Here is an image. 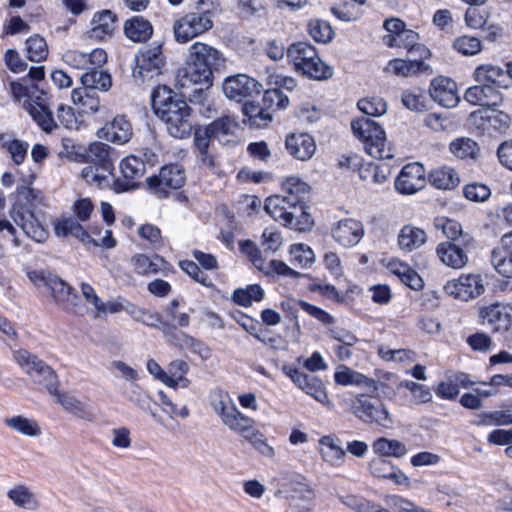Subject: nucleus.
<instances>
[{
	"mask_svg": "<svg viewBox=\"0 0 512 512\" xmlns=\"http://www.w3.org/2000/svg\"><path fill=\"white\" fill-rule=\"evenodd\" d=\"M8 498L18 507L35 510L38 502L34 494L25 485H17L7 492Z\"/></svg>",
	"mask_w": 512,
	"mask_h": 512,
	"instance_id": "obj_45",
	"label": "nucleus"
},
{
	"mask_svg": "<svg viewBox=\"0 0 512 512\" xmlns=\"http://www.w3.org/2000/svg\"><path fill=\"white\" fill-rule=\"evenodd\" d=\"M264 290L258 284H251L245 288L236 289L231 299L238 305L243 307H249L252 303L259 302L264 298Z\"/></svg>",
	"mask_w": 512,
	"mask_h": 512,
	"instance_id": "obj_44",
	"label": "nucleus"
},
{
	"mask_svg": "<svg viewBox=\"0 0 512 512\" xmlns=\"http://www.w3.org/2000/svg\"><path fill=\"white\" fill-rule=\"evenodd\" d=\"M249 419L237 409L236 405L230 408L229 412L221 418L222 423L236 433L246 427Z\"/></svg>",
	"mask_w": 512,
	"mask_h": 512,
	"instance_id": "obj_57",
	"label": "nucleus"
},
{
	"mask_svg": "<svg viewBox=\"0 0 512 512\" xmlns=\"http://www.w3.org/2000/svg\"><path fill=\"white\" fill-rule=\"evenodd\" d=\"M454 48L463 55H475L482 49L481 42L476 37L462 36L457 38L453 44Z\"/></svg>",
	"mask_w": 512,
	"mask_h": 512,
	"instance_id": "obj_60",
	"label": "nucleus"
},
{
	"mask_svg": "<svg viewBox=\"0 0 512 512\" xmlns=\"http://www.w3.org/2000/svg\"><path fill=\"white\" fill-rule=\"evenodd\" d=\"M430 96L450 95L456 96L457 84L450 78L439 76L432 80L429 90Z\"/></svg>",
	"mask_w": 512,
	"mask_h": 512,
	"instance_id": "obj_54",
	"label": "nucleus"
},
{
	"mask_svg": "<svg viewBox=\"0 0 512 512\" xmlns=\"http://www.w3.org/2000/svg\"><path fill=\"white\" fill-rule=\"evenodd\" d=\"M427 241L426 232L416 226L404 225L398 234V246L404 252H412Z\"/></svg>",
	"mask_w": 512,
	"mask_h": 512,
	"instance_id": "obj_34",
	"label": "nucleus"
},
{
	"mask_svg": "<svg viewBox=\"0 0 512 512\" xmlns=\"http://www.w3.org/2000/svg\"><path fill=\"white\" fill-rule=\"evenodd\" d=\"M47 288L51 291L55 303L62 310L75 312L79 297L74 288L55 274L48 280Z\"/></svg>",
	"mask_w": 512,
	"mask_h": 512,
	"instance_id": "obj_17",
	"label": "nucleus"
},
{
	"mask_svg": "<svg viewBox=\"0 0 512 512\" xmlns=\"http://www.w3.org/2000/svg\"><path fill=\"white\" fill-rule=\"evenodd\" d=\"M263 91V85L245 74L229 76L223 83L225 96H253Z\"/></svg>",
	"mask_w": 512,
	"mask_h": 512,
	"instance_id": "obj_20",
	"label": "nucleus"
},
{
	"mask_svg": "<svg viewBox=\"0 0 512 512\" xmlns=\"http://www.w3.org/2000/svg\"><path fill=\"white\" fill-rule=\"evenodd\" d=\"M126 399L142 411L148 412L155 421L161 423V418L153 410L157 403L137 383L131 382L124 391Z\"/></svg>",
	"mask_w": 512,
	"mask_h": 512,
	"instance_id": "obj_33",
	"label": "nucleus"
},
{
	"mask_svg": "<svg viewBox=\"0 0 512 512\" xmlns=\"http://www.w3.org/2000/svg\"><path fill=\"white\" fill-rule=\"evenodd\" d=\"M285 148L294 158L306 161L314 155L316 144L314 138L307 133H292L286 137Z\"/></svg>",
	"mask_w": 512,
	"mask_h": 512,
	"instance_id": "obj_24",
	"label": "nucleus"
},
{
	"mask_svg": "<svg viewBox=\"0 0 512 512\" xmlns=\"http://www.w3.org/2000/svg\"><path fill=\"white\" fill-rule=\"evenodd\" d=\"M464 99L469 102V98ZM470 103L480 106V108L470 114L474 120L479 119L483 122H487L491 127L499 131L506 130L509 127L510 116L507 113L498 110L496 108L498 105L497 103H493L492 105L472 101H470Z\"/></svg>",
	"mask_w": 512,
	"mask_h": 512,
	"instance_id": "obj_22",
	"label": "nucleus"
},
{
	"mask_svg": "<svg viewBox=\"0 0 512 512\" xmlns=\"http://www.w3.org/2000/svg\"><path fill=\"white\" fill-rule=\"evenodd\" d=\"M270 88L263 91L265 93L274 92L277 95L282 96L283 93L291 92L296 87V80L292 77L283 75H275L270 77Z\"/></svg>",
	"mask_w": 512,
	"mask_h": 512,
	"instance_id": "obj_59",
	"label": "nucleus"
},
{
	"mask_svg": "<svg viewBox=\"0 0 512 512\" xmlns=\"http://www.w3.org/2000/svg\"><path fill=\"white\" fill-rule=\"evenodd\" d=\"M116 29V15L110 10H102L94 14L91 29L86 35L90 39L103 41L111 38Z\"/></svg>",
	"mask_w": 512,
	"mask_h": 512,
	"instance_id": "obj_25",
	"label": "nucleus"
},
{
	"mask_svg": "<svg viewBox=\"0 0 512 512\" xmlns=\"http://www.w3.org/2000/svg\"><path fill=\"white\" fill-rule=\"evenodd\" d=\"M206 128L213 136V139L218 140L222 145H234L237 143L236 131L239 125L233 117H220L207 125Z\"/></svg>",
	"mask_w": 512,
	"mask_h": 512,
	"instance_id": "obj_26",
	"label": "nucleus"
},
{
	"mask_svg": "<svg viewBox=\"0 0 512 512\" xmlns=\"http://www.w3.org/2000/svg\"><path fill=\"white\" fill-rule=\"evenodd\" d=\"M464 197L473 202H485L491 196L490 188L482 183H469L463 187Z\"/></svg>",
	"mask_w": 512,
	"mask_h": 512,
	"instance_id": "obj_56",
	"label": "nucleus"
},
{
	"mask_svg": "<svg viewBox=\"0 0 512 512\" xmlns=\"http://www.w3.org/2000/svg\"><path fill=\"white\" fill-rule=\"evenodd\" d=\"M388 69L391 70L396 76L408 77L418 73L426 72L430 66L426 64L421 58L413 60L394 59L389 62Z\"/></svg>",
	"mask_w": 512,
	"mask_h": 512,
	"instance_id": "obj_41",
	"label": "nucleus"
},
{
	"mask_svg": "<svg viewBox=\"0 0 512 512\" xmlns=\"http://www.w3.org/2000/svg\"><path fill=\"white\" fill-rule=\"evenodd\" d=\"M162 43H152L142 49L136 56L134 77L144 79L148 73L158 75L166 63Z\"/></svg>",
	"mask_w": 512,
	"mask_h": 512,
	"instance_id": "obj_11",
	"label": "nucleus"
},
{
	"mask_svg": "<svg viewBox=\"0 0 512 512\" xmlns=\"http://www.w3.org/2000/svg\"><path fill=\"white\" fill-rule=\"evenodd\" d=\"M483 319L492 325L493 331L507 330L512 324V317L507 312V308L500 304L487 307Z\"/></svg>",
	"mask_w": 512,
	"mask_h": 512,
	"instance_id": "obj_39",
	"label": "nucleus"
},
{
	"mask_svg": "<svg viewBox=\"0 0 512 512\" xmlns=\"http://www.w3.org/2000/svg\"><path fill=\"white\" fill-rule=\"evenodd\" d=\"M425 169L420 163L405 165L395 179V189L403 195H411L425 186Z\"/></svg>",
	"mask_w": 512,
	"mask_h": 512,
	"instance_id": "obj_13",
	"label": "nucleus"
},
{
	"mask_svg": "<svg viewBox=\"0 0 512 512\" xmlns=\"http://www.w3.org/2000/svg\"><path fill=\"white\" fill-rule=\"evenodd\" d=\"M321 456L330 465L340 466L344 462L345 451L338 446L330 437H323L320 440Z\"/></svg>",
	"mask_w": 512,
	"mask_h": 512,
	"instance_id": "obj_47",
	"label": "nucleus"
},
{
	"mask_svg": "<svg viewBox=\"0 0 512 512\" xmlns=\"http://www.w3.org/2000/svg\"><path fill=\"white\" fill-rule=\"evenodd\" d=\"M160 330L166 340L174 346L182 349H191L193 352L198 353L201 357L206 358L209 355V349L204 344L195 339L194 337L179 331L175 324L165 321L161 325Z\"/></svg>",
	"mask_w": 512,
	"mask_h": 512,
	"instance_id": "obj_16",
	"label": "nucleus"
},
{
	"mask_svg": "<svg viewBox=\"0 0 512 512\" xmlns=\"http://www.w3.org/2000/svg\"><path fill=\"white\" fill-rule=\"evenodd\" d=\"M401 102L407 109L422 113L430 110L437 98H401Z\"/></svg>",
	"mask_w": 512,
	"mask_h": 512,
	"instance_id": "obj_63",
	"label": "nucleus"
},
{
	"mask_svg": "<svg viewBox=\"0 0 512 512\" xmlns=\"http://www.w3.org/2000/svg\"><path fill=\"white\" fill-rule=\"evenodd\" d=\"M102 130L108 141L119 144L128 142L132 136V126L124 116H116Z\"/></svg>",
	"mask_w": 512,
	"mask_h": 512,
	"instance_id": "obj_37",
	"label": "nucleus"
},
{
	"mask_svg": "<svg viewBox=\"0 0 512 512\" xmlns=\"http://www.w3.org/2000/svg\"><path fill=\"white\" fill-rule=\"evenodd\" d=\"M450 151L460 159L476 158L479 153L478 144L470 138H458L450 143Z\"/></svg>",
	"mask_w": 512,
	"mask_h": 512,
	"instance_id": "obj_49",
	"label": "nucleus"
},
{
	"mask_svg": "<svg viewBox=\"0 0 512 512\" xmlns=\"http://www.w3.org/2000/svg\"><path fill=\"white\" fill-rule=\"evenodd\" d=\"M281 189L282 195H272L265 200L266 213L296 231L310 230L313 220L306 205L310 186L299 177L290 176L282 182Z\"/></svg>",
	"mask_w": 512,
	"mask_h": 512,
	"instance_id": "obj_1",
	"label": "nucleus"
},
{
	"mask_svg": "<svg viewBox=\"0 0 512 512\" xmlns=\"http://www.w3.org/2000/svg\"><path fill=\"white\" fill-rule=\"evenodd\" d=\"M282 244V237L279 231L273 228L264 229L261 236V246L265 252H276Z\"/></svg>",
	"mask_w": 512,
	"mask_h": 512,
	"instance_id": "obj_62",
	"label": "nucleus"
},
{
	"mask_svg": "<svg viewBox=\"0 0 512 512\" xmlns=\"http://www.w3.org/2000/svg\"><path fill=\"white\" fill-rule=\"evenodd\" d=\"M358 109L367 116L380 117L387 111V104L384 98H359Z\"/></svg>",
	"mask_w": 512,
	"mask_h": 512,
	"instance_id": "obj_52",
	"label": "nucleus"
},
{
	"mask_svg": "<svg viewBox=\"0 0 512 512\" xmlns=\"http://www.w3.org/2000/svg\"><path fill=\"white\" fill-rule=\"evenodd\" d=\"M436 252L443 264L454 269H460L468 262L466 252L459 244L452 241L440 243Z\"/></svg>",
	"mask_w": 512,
	"mask_h": 512,
	"instance_id": "obj_29",
	"label": "nucleus"
},
{
	"mask_svg": "<svg viewBox=\"0 0 512 512\" xmlns=\"http://www.w3.org/2000/svg\"><path fill=\"white\" fill-rule=\"evenodd\" d=\"M491 263L499 274L512 278V255L502 244L492 251Z\"/></svg>",
	"mask_w": 512,
	"mask_h": 512,
	"instance_id": "obj_46",
	"label": "nucleus"
},
{
	"mask_svg": "<svg viewBox=\"0 0 512 512\" xmlns=\"http://www.w3.org/2000/svg\"><path fill=\"white\" fill-rule=\"evenodd\" d=\"M79 117L93 115L102 110L99 98H72Z\"/></svg>",
	"mask_w": 512,
	"mask_h": 512,
	"instance_id": "obj_61",
	"label": "nucleus"
},
{
	"mask_svg": "<svg viewBox=\"0 0 512 512\" xmlns=\"http://www.w3.org/2000/svg\"><path fill=\"white\" fill-rule=\"evenodd\" d=\"M287 57L297 71L314 79H326L331 76L330 67L318 57L316 49L307 42H298L289 46Z\"/></svg>",
	"mask_w": 512,
	"mask_h": 512,
	"instance_id": "obj_7",
	"label": "nucleus"
},
{
	"mask_svg": "<svg viewBox=\"0 0 512 512\" xmlns=\"http://www.w3.org/2000/svg\"><path fill=\"white\" fill-rule=\"evenodd\" d=\"M212 27V12L203 10L198 5L194 11L185 14L174 22V37L178 43H187L191 39L207 32Z\"/></svg>",
	"mask_w": 512,
	"mask_h": 512,
	"instance_id": "obj_9",
	"label": "nucleus"
},
{
	"mask_svg": "<svg viewBox=\"0 0 512 512\" xmlns=\"http://www.w3.org/2000/svg\"><path fill=\"white\" fill-rule=\"evenodd\" d=\"M474 79L477 84L469 87L465 96L500 94V89H507L510 86L507 71L489 64L478 66L474 71Z\"/></svg>",
	"mask_w": 512,
	"mask_h": 512,
	"instance_id": "obj_8",
	"label": "nucleus"
},
{
	"mask_svg": "<svg viewBox=\"0 0 512 512\" xmlns=\"http://www.w3.org/2000/svg\"><path fill=\"white\" fill-rule=\"evenodd\" d=\"M54 230L57 236H73L85 245H97V241L93 239L83 226L73 218L59 220L55 223Z\"/></svg>",
	"mask_w": 512,
	"mask_h": 512,
	"instance_id": "obj_35",
	"label": "nucleus"
},
{
	"mask_svg": "<svg viewBox=\"0 0 512 512\" xmlns=\"http://www.w3.org/2000/svg\"><path fill=\"white\" fill-rule=\"evenodd\" d=\"M332 238L342 247L356 246L364 236V226L361 221L346 218L335 223L331 229Z\"/></svg>",
	"mask_w": 512,
	"mask_h": 512,
	"instance_id": "obj_14",
	"label": "nucleus"
},
{
	"mask_svg": "<svg viewBox=\"0 0 512 512\" xmlns=\"http://www.w3.org/2000/svg\"><path fill=\"white\" fill-rule=\"evenodd\" d=\"M4 423L14 431L29 437H37L41 434V428L34 419L18 415L6 418Z\"/></svg>",
	"mask_w": 512,
	"mask_h": 512,
	"instance_id": "obj_43",
	"label": "nucleus"
},
{
	"mask_svg": "<svg viewBox=\"0 0 512 512\" xmlns=\"http://www.w3.org/2000/svg\"><path fill=\"white\" fill-rule=\"evenodd\" d=\"M124 34L135 43H144L153 35V26L148 19L142 16H133L125 21Z\"/></svg>",
	"mask_w": 512,
	"mask_h": 512,
	"instance_id": "obj_31",
	"label": "nucleus"
},
{
	"mask_svg": "<svg viewBox=\"0 0 512 512\" xmlns=\"http://www.w3.org/2000/svg\"><path fill=\"white\" fill-rule=\"evenodd\" d=\"M27 57L32 62H40L48 56V46L46 40L39 36L34 35L26 40Z\"/></svg>",
	"mask_w": 512,
	"mask_h": 512,
	"instance_id": "obj_51",
	"label": "nucleus"
},
{
	"mask_svg": "<svg viewBox=\"0 0 512 512\" xmlns=\"http://www.w3.org/2000/svg\"><path fill=\"white\" fill-rule=\"evenodd\" d=\"M63 59L76 69H93L106 63L107 53L100 48H96L90 53L69 50L63 55Z\"/></svg>",
	"mask_w": 512,
	"mask_h": 512,
	"instance_id": "obj_23",
	"label": "nucleus"
},
{
	"mask_svg": "<svg viewBox=\"0 0 512 512\" xmlns=\"http://www.w3.org/2000/svg\"><path fill=\"white\" fill-rule=\"evenodd\" d=\"M351 129L368 155L379 160L393 158L391 149L386 147V133L377 122L369 118L352 120Z\"/></svg>",
	"mask_w": 512,
	"mask_h": 512,
	"instance_id": "obj_6",
	"label": "nucleus"
},
{
	"mask_svg": "<svg viewBox=\"0 0 512 512\" xmlns=\"http://www.w3.org/2000/svg\"><path fill=\"white\" fill-rule=\"evenodd\" d=\"M369 470L377 478L390 479L399 485L409 483V478L387 458H373L369 463Z\"/></svg>",
	"mask_w": 512,
	"mask_h": 512,
	"instance_id": "obj_28",
	"label": "nucleus"
},
{
	"mask_svg": "<svg viewBox=\"0 0 512 512\" xmlns=\"http://www.w3.org/2000/svg\"><path fill=\"white\" fill-rule=\"evenodd\" d=\"M185 179V172L182 166L170 164L163 166L158 175L148 177L146 182L153 193L164 197L169 189H180L184 185Z\"/></svg>",
	"mask_w": 512,
	"mask_h": 512,
	"instance_id": "obj_10",
	"label": "nucleus"
},
{
	"mask_svg": "<svg viewBox=\"0 0 512 512\" xmlns=\"http://www.w3.org/2000/svg\"><path fill=\"white\" fill-rule=\"evenodd\" d=\"M180 269L189 275L194 281L200 283L205 287H212L213 283L206 273H204L199 266L192 260L179 261Z\"/></svg>",
	"mask_w": 512,
	"mask_h": 512,
	"instance_id": "obj_55",
	"label": "nucleus"
},
{
	"mask_svg": "<svg viewBox=\"0 0 512 512\" xmlns=\"http://www.w3.org/2000/svg\"><path fill=\"white\" fill-rule=\"evenodd\" d=\"M185 98H151L156 116L165 122L168 133L177 139L190 136L192 130L191 108Z\"/></svg>",
	"mask_w": 512,
	"mask_h": 512,
	"instance_id": "obj_4",
	"label": "nucleus"
},
{
	"mask_svg": "<svg viewBox=\"0 0 512 512\" xmlns=\"http://www.w3.org/2000/svg\"><path fill=\"white\" fill-rule=\"evenodd\" d=\"M81 83L86 89L105 93L111 88L112 79L107 72L92 70L81 76Z\"/></svg>",
	"mask_w": 512,
	"mask_h": 512,
	"instance_id": "obj_42",
	"label": "nucleus"
},
{
	"mask_svg": "<svg viewBox=\"0 0 512 512\" xmlns=\"http://www.w3.org/2000/svg\"><path fill=\"white\" fill-rule=\"evenodd\" d=\"M273 104V98H254L243 105V114L248 118L250 126L264 128L272 122V114L269 108Z\"/></svg>",
	"mask_w": 512,
	"mask_h": 512,
	"instance_id": "obj_18",
	"label": "nucleus"
},
{
	"mask_svg": "<svg viewBox=\"0 0 512 512\" xmlns=\"http://www.w3.org/2000/svg\"><path fill=\"white\" fill-rule=\"evenodd\" d=\"M113 149L102 142H94L79 154L76 160L88 165L81 171V177L90 184L103 188L110 186V177L113 176L114 159Z\"/></svg>",
	"mask_w": 512,
	"mask_h": 512,
	"instance_id": "obj_3",
	"label": "nucleus"
},
{
	"mask_svg": "<svg viewBox=\"0 0 512 512\" xmlns=\"http://www.w3.org/2000/svg\"><path fill=\"white\" fill-rule=\"evenodd\" d=\"M446 290L455 298L468 301L484 292L483 278L479 274L461 275L458 279L448 282Z\"/></svg>",
	"mask_w": 512,
	"mask_h": 512,
	"instance_id": "obj_15",
	"label": "nucleus"
},
{
	"mask_svg": "<svg viewBox=\"0 0 512 512\" xmlns=\"http://www.w3.org/2000/svg\"><path fill=\"white\" fill-rule=\"evenodd\" d=\"M11 217L23 232L33 240L42 242L47 238V231L36 219L31 209L27 207L22 209L14 208L11 211Z\"/></svg>",
	"mask_w": 512,
	"mask_h": 512,
	"instance_id": "obj_21",
	"label": "nucleus"
},
{
	"mask_svg": "<svg viewBox=\"0 0 512 512\" xmlns=\"http://www.w3.org/2000/svg\"><path fill=\"white\" fill-rule=\"evenodd\" d=\"M290 254L294 262H297L302 267H308L315 261V254L313 250L305 244H294L290 248Z\"/></svg>",
	"mask_w": 512,
	"mask_h": 512,
	"instance_id": "obj_58",
	"label": "nucleus"
},
{
	"mask_svg": "<svg viewBox=\"0 0 512 512\" xmlns=\"http://www.w3.org/2000/svg\"><path fill=\"white\" fill-rule=\"evenodd\" d=\"M418 41V33L406 28L400 34H387L383 37V42L389 47L404 48L410 54L418 53L421 59L428 58L430 51Z\"/></svg>",
	"mask_w": 512,
	"mask_h": 512,
	"instance_id": "obj_19",
	"label": "nucleus"
},
{
	"mask_svg": "<svg viewBox=\"0 0 512 512\" xmlns=\"http://www.w3.org/2000/svg\"><path fill=\"white\" fill-rule=\"evenodd\" d=\"M372 449L378 457L383 458H401L407 453V448L404 443L396 439H388L385 437L377 438L372 444Z\"/></svg>",
	"mask_w": 512,
	"mask_h": 512,
	"instance_id": "obj_38",
	"label": "nucleus"
},
{
	"mask_svg": "<svg viewBox=\"0 0 512 512\" xmlns=\"http://www.w3.org/2000/svg\"><path fill=\"white\" fill-rule=\"evenodd\" d=\"M349 412L362 423L379 432L394 427V418L386 404L379 398L367 394H358L350 400Z\"/></svg>",
	"mask_w": 512,
	"mask_h": 512,
	"instance_id": "obj_5",
	"label": "nucleus"
},
{
	"mask_svg": "<svg viewBox=\"0 0 512 512\" xmlns=\"http://www.w3.org/2000/svg\"><path fill=\"white\" fill-rule=\"evenodd\" d=\"M43 98H27L23 106L33 120L46 132L55 126L52 112L42 102Z\"/></svg>",
	"mask_w": 512,
	"mask_h": 512,
	"instance_id": "obj_32",
	"label": "nucleus"
},
{
	"mask_svg": "<svg viewBox=\"0 0 512 512\" xmlns=\"http://www.w3.org/2000/svg\"><path fill=\"white\" fill-rule=\"evenodd\" d=\"M15 359L33 381L39 378L40 373H48L51 375V367L27 350L22 349L17 351L15 353Z\"/></svg>",
	"mask_w": 512,
	"mask_h": 512,
	"instance_id": "obj_36",
	"label": "nucleus"
},
{
	"mask_svg": "<svg viewBox=\"0 0 512 512\" xmlns=\"http://www.w3.org/2000/svg\"><path fill=\"white\" fill-rule=\"evenodd\" d=\"M308 32L314 41L327 43L333 37V30L328 22L315 19L308 23Z\"/></svg>",
	"mask_w": 512,
	"mask_h": 512,
	"instance_id": "obj_53",
	"label": "nucleus"
},
{
	"mask_svg": "<svg viewBox=\"0 0 512 512\" xmlns=\"http://www.w3.org/2000/svg\"><path fill=\"white\" fill-rule=\"evenodd\" d=\"M338 500L345 506L357 511V512H366L368 511L371 501L366 500L365 498L353 495H338Z\"/></svg>",
	"mask_w": 512,
	"mask_h": 512,
	"instance_id": "obj_64",
	"label": "nucleus"
},
{
	"mask_svg": "<svg viewBox=\"0 0 512 512\" xmlns=\"http://www.w3.org/2000/svg\"><path fill=\"white\" fill-rule=\"evenodd\" d=\"M119 166L122 177L113 179V190L121 193L137 188V180L145 173L143 161L135 156H127L121 160Z\"/></svg>",
	"mask_w": 512,
	"mask_h": 512,
	"instance_id": "obj_12",
	"label": "nucleus"
},
{
	"mask_svg": "<svg viewBox=\"0 0 512 512\" xmlns=\"http://www.w3.org/2000/svg\"><path fill=\"white\" fill-rule=\"evenodd\" d=\"M224 61L216 48L196 42L189 48L187 69L178 77L176 85L189 89L192 96H199L212 86V71L219 69Z\"/></svg>",
	"mask_w": 512,
	"mask_h": 512,
	"instance_id": "obj_2",
	"label": "nucleus"
},
{
	"mask_svg": "<svg viewBox=\"0 0 512 512\" xmlns=\"http://www.w3.org/2000/svg\"><path fill=\"white\" fill-rule=\"evenodd\" d=\"M133 271L141 276H150L166 270L169 263L161 256L154 255L152 257L138 253L131 257L130 260Z\"/></svg>",
	"mask_w": 512,
	"mask_h": 512,
	"instance_id": "obj_27",
	"label": "nucleus"
},
{
	"mask_svg": "<svg viewBox=\"0 0 512 512\" xmlns=\"http://www.w3.org/2000/svg\"><path fill=\"white\" fill-rule=\"evenodd\" d=\"M0 141L4 148L10 153L13 162L16 165L21 164L26 158L28 152V143L18 140L10 139L7 135H0Z\"/></svg>",
	"mask_w": 512,
	"mask_h": 512,
	"instance_id": "obj_50",
	"label": "nucleus"
},
{
	"mask_svg": "<svg viewBox=\"0 0 512 512\" xmlns=\"http://www.w3.org/2000/svg\"><path fill=\"white\" fill-rule=\"evenodd\" d=\"M56 397L57 402L68 412L82 419H89L91 414L86 409V406L77 400L75 397L68 393H59L57 390L56 394H52Z\"/></svg>",
	"mask_w": 512,
	"mask_h": 512,
	"instance_id": "obj_48",
	"label": "nucleus"
},
{
	"mask_svg": "<svg viewBox=\"0 0 512 512\" xmlns=\"http://www.w3.org/2000/svg\"><path fill=\"white\" fill-rule=\"evenodd\" d=\"M334 381L342 386L356 385L372 388L378 391L384 387V383L366 377L364 374L343 366L334 374Z\"/></svg>",
	"mask_w": 512,
	"mask_h": 512,
	"instance_id": "obj_30",
	"label": "nucleus"
},
{
	"mask_svg": "<svg viewBox=\"0 0 512 512\" xmlns=\"http://www.w3.org/2000/svg\"><path fill=\"white\" fill-rule=\"evenodd\" d=\"M429 181L437 189L451 190L458 186L460 179L453 168L443 166L430 173Z\"/></svg>",
	"mask_w": 512,
	"mask_h": 512,
	"instance_id": "obj_40",
	"label": "nucleus"
}]
</instances>
